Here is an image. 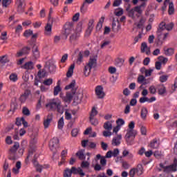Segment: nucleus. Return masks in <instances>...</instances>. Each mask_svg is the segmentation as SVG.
<instances>
[{"label": "nucleus", "instance_id": "46", "mask_svg": "<svg viewBox=\"0 0 177 177\" xmlns=\"http://www.w3.org/2000/svg\"><path fill=\"white\" fill-rule=\"evenodd\" d=\"M34 154V149H30L28 155L27 156L26 158L25 159L26 164H28V160L30 159V156Z\"/></svg>", "mask_w": 177, "mask_h": 177}, {"label": "nucleus", "instance_id": "52", "mask_svg": "<svg viewBox=\"0 0 177 177\" xmlns=\"http://www.w3.org/2000/svg\"><path fill=\"white\" fill-rule=\"evenodd\" d=\"M23 121H24V118H17L16 120V125H17V127H20V125H21L23 124Z\"/></svg>", "mask_w": 177, "mask_h": 177}, {"label": "nucleus", "instance_id": "22", "mask_svg": "<svg viewBox=\"0 0 177 177\" xmlns=\"http://www.w3.org/2000/svg\"><path fill=\"white\" fill-rule=\"evenodd\" d=\"M22 68H25V70H32V68H34V63H32V62H27Z\"/></svg>", "mask_w": 177, "mask_h": 177}, {"label": "nucleus", "instance_id": "64", "mask_svg": "<svg viewBox=\"0 0 177 177\" xmlns=\"http://www.w3.org/2000/svg\"><path fill=\"white\" fill-rule=\"evenodd\" d=\"M171 89H172L173 92H175V91H176V89H177V79H176L174 80V84L173 86H171Z\"/></svg>", "mask_w": 177, "mask_h": 177}, {"label": "nucleus", "instance_id": "38", "mask_svg": "<svg viewBox=\"0 0 177 177\" xmlns=\"http://www.w3.org/2000/svg\"><path fill=\"white\" fill-rule=\"evenodd\" d=\"M169 77V76H168L167 75H162L160 76L159 81L162 83L167 82V81H168Z\"/></svg>", "mask_w": 177, "mask_h": 177}, {"label": "nucleus", "instance_id": "12", "mask_svg": "<svg viewBox=\"0 0 177 177\" xmlns=\"http://www.w3.org/2000/svg\"><path fill=\"white\" fill-rule=\"evenodd\" d=\"M24 0H16V5L17 6V12L19 13H23L24 12V6L23 2Z\"/></svg>", "mask_w": 177, "mask_h": 177}, {"label": "nucleus", "instance_id": "31", "mask_svg": "<svg viewBox=\"0 0 177 177\" xmlns=\"http://www.w3.org/2000/svg\"><path fill=\"white\" fill-rule=\"evenodd\" d=\"M136 171L138 176L143 175V166H142V165H138V167L136 168Z\"/></svg>", "mask_w": 177, "mask_h": 177}, {"label": "nucleus", "instance_id": "32", "mask_svg": "<svg viewBox=\"0 0 177 177\" xmlns=\"http://www.w3.org/2000/svg\"><path fill=\"white\" fill-rule=\"evenodd\" d=\"M91 70H92V68H90L88 65L86 64L84 66V73L86 77H88V75H89V74L91 73Z\"/></svg>", "mask_w": 177, "mask_h": 177}, {"label": "nucleus", "instance_id": "37", "mask_svg": "<svg viewBox=\"0 0 177 177\" xmlns=\"http://www.w3.org/2000/svg\"><path fill=\"white\" fill-rule=\"evenodd\" d=\"M169 15H174V12H175V8H174V3L171 2L169 4Z\"/></svg>", "mask_w": 177, "mask_h": 177}, {"label": "nucleus", "instance_id": "20", "mask_svg": "<svg viewBox=\"0 0 177 177\" xmlns=\"http://www.w3.org/2000/svg\"><path fill=\"white\" fill-rule=\"evenodd\" d=\"M158 91L159 95H164L167 93V88H165V86H164V84H160L158 86Z\"/></svg>", "mask_w": 177, "mask_h": 177}, {"label": "nucleus", "instance_id": "39", "mask_svg": "<svg viewBox=\"0 0 177 177\" xmlns=\"http://www.w3.org/2000/svg\"><path fill=\"white\" fill-rule=\"evenodd\" d=\"M62 91V88H60L59 85H57L54 88V96H57L59 95V92Z\"/></svg>", "mask_w": 177, "mask_h": 177}, {"label": "nucleus", "instance_id": "13", "mask_svg": "<svg viewBox=\"0 0 177 177\" xmlns=\"http://www.w3.org/2000/svg\"><path fill=\"white\" fill-rule=\"evenodd\" d=\"M52 120H53V115L52 114H48L47 115V118L44 121V128H49V125H50V122H52Z\"/></svg>", "mask_w": 177, "mask_h": 177}, {"label": "nucleus", "instance_id": "48", "mask_svg": "<svg viewBox=\"0 0 177 177\" xmlns=\"http://www.w3.org/2000/svg\"><path fill=\"white\" fill-rule=\"evenodd\" d=\"M134 128H135V122L133 121L130 122V123L129 124V129H127V131H136Z\"/></svg>", "mask_w": 177, "mask_h": 177}, {"label": "nucleus", "instance_id": "55", "mask_svg": "<svg viewBox=\"0 0 177 177\" xmlns=\"http://www.w3.org/2000/svg\"><path fill=\"white\" fill-rule=\"evenodd\" d=\"M77 174L80 176V177H84L85 176V173L84 172V170H82V167L77 168Z\"/></svg>", "mask_w": 177, "mask_h": 177}, {"label": "nucleus", "instance_id": "47", "mask_svg": "<svg viewBox=\"0 0 177 177\" xmlns=\"http://www.w3.org/2000/svg\"><path fill=\"white\" fill-rule=\"evenodd\" d=\"M32 35V30H26L24 32V36H25L26 38H28V37H31Z\"/></svg>", "mask_w": 177, "mask_h": 177}, {"label": "nucleus", "instance_id": "28", "mask_svg": "<svg viewBox=\"0 0 177 177\" xmlns=\"http://www.w3.org/2000/svg\"><path fill=\"white\" fill-rule=\"evenodd\" d=\"M104 129H106V131H111V129H113V124H111V122H106L104 124Z\"/></svg>", "mask_w": 177, "mask_h": 177}, {"label": "nucleus", "instance_id": "34", "mask_svg": "<svg viewBox=\"0 0 177 177\" xmlns=\"http://www.w3.org/2000/svg\"><path fill=\"white\" fill-rule=\"evenodd\" d=\"M46 75V71L45 70H39L37 73V77L39 78H45Z\"/></svg>", "mask_w": 177, "mask_h": 177}, {"label": "nucleus", "instance_id": "3", "mask_svg": "<svg viewBox=\"0 0 177 177\" xmlns=\"http://www.w3.org/2000/svg\"><path fill=\"white\" fill-rule=\"evenodd\" d=\"M159 166L163 169V172H165L166 174H169V172H176L177 171L176 165L173 164L169 166H165L164 164L160 163Z\"/></svg>", "mask_w": 177, "mask_h": 177}, {"label": "nucleus", "instance_id": "51", "mask_svg": "<svg viewBox=\"0 0 177 177\" xmlns=\"http://www.w3.org/2000/svg\"><path fill=\"white\" fill-rule=\"evenodd\" d=\"M10 81H12V82H16V81H17V75L12 73L10 75Z\"/></svg>", "mask_w": 177, "mask_h": 177}, {"label": "nucleus", "instance_id": "14", "mask_svg": "<svg viewBox=\"0 0 177 177\" xmlns=\"http://www.w3.org/2000/svg\"><path fill=\"white\" fill-rule=\"evenodd\" d=\"M141 52L142 53H146V55H150V48L147 46V42H142L141 44Z\"/></svg>", "mask_w": 177, "mask_h": 177}, {"label": "nucleus", "instance_id": "49", "mask_svg": "<svg viewBox=\"0 0 177 177\" xmlns=\"http://www.w3.org/2000/svg\"><path fill=\"white\" fill-rule=\"evenodd\" d=\"M22 113L24 115H30V110H28V108L24 106L22 109Z\"/></svg>", "mask_w": 177, "mask_h": 177}, {"label": "nucleus", "instance_id": "17", "mask_svg": "<svg viewBox=\"0 0 177 177\" xmlns=\"http://www.w3.org/2000/svg\"><path fill=\"white\" fill-rule=\"evenodd\" d=\"M32 53L35 59H38L39 57V50H38V46L37 45H33Z\"/></svg>", "mask_w": 177, "mask_h": 177}, {"label": "nucleus", "instance_id": "58", "mask_svg": "<svg viewBox=\"0 0 177 177\" xmlns=\"http://www.w3.org/2000/svg\"><path fill=\"white\" fill-rule=\"evenodd\" d=\"M154 157H156V158H161V156H162V153H161V151H156L153 153Z\"/></svg>", "mask_w": 177, "mask_h": 177}, {"label": "nucleus", "instance_id": "30", "mask_svg": "<svg viewBox=\"0 0 177 177\" xmlns=\"http://www.w3.org/2000/svg\"><path fill=\"white\" fill-rule=\"evenodd\" d=\"M82 59H84V52L80 51L77 56V64H81L82 63Z\"/></svg>", "mask_w": 177, "mask_h": 177}, {"label": "nucleus", "instance_id": "60", "mask_svg": "<svg viewBox=\"0 0 177 177\" xmlns=\"http://www.w3.org/2000/svg\"><path fill=\"white\" fill-rule=\"evenodd\" d=\"M172 28H174V24L173 23H170L169 24H167L165 26V29L167 30V31H171V30H172Z\"/></svg>", "mask_w": 177, "mask_h": 177}, {"label": "nucleus", "instance_id": "33", "mask_svg": "<svg viewBox=\"0 0 177 177\" xmlns=\"http://www.w3.org/2000/svg\"><path fill=\"white\" fill-rule=\"evenodd\" d=\"M116 124H117V126L119 127V128H121L122 125H125V120H124V119L122 118H118L116 120Z\"/></svg>", "mask_w": 177, "mask_h": 177}, {"label": "nucleus", "instance_id": "18", "mask_svg": "<svg viewBox=\"0 0 177 177\" xmlns=\"http://www.w3.org/2000/svg\"><path fill=\"white\" fill-rule=\"evenodd\" d=\"M84 150H80L76 153L77 157H78L79 160H84L86 158V155L84 154Z\"/></svg>", "mask_w": 177, "mask_h": 177}, {"label": "nucleus", "instance_id": "56", "mask_svg": "<svg viewBox=\"0 0 177 177\" xmlns=\"http://www.w3.org/2000/svg\"><path fill=\"white\" fill-rule=\"evenodd\" d=\"M7 35H8L7 32H3L1 33V37H0V39H2L3 41H5V40L8 39Z\"/></svg>", "mask_w": 177, "mask_h": 177}, {"label": "nucleus", "instance_id": "42", "mask_svg": "<svg viewBox=\"0 0 177 177\" xmlns=\"http://www.w3.org/2000/svg\"><path fill=\"white\" fill-rule=\"evenodd\" d=\"M72 173H71V170L70 169H65L64 172V177H71Z\"/></svg>", "mask_w": 177, "mask_h": 177}, {"label": "nucleus", "instance_id": "53", "mask_svg": "<svg viewBox=\"0 0 177 177\" xmlns=\"http://www.w3.org/2000/svg\"><path fill=\"white\" fill-rule=\"evenodd\" d=\"M66 156H67V150H63L61 152V158H62L63 161H66Z\"/></svg>", "mask_w": 177, "mask_h": 177}, {"label": "nucleus", "instance_id": "43", "mask_svg": "<svg viewBox=\"0 0 177 177\" xmlns=\"http://www.w3.org/2000/svg\"><path fill=\"white\" fill-rule=\"evenodd\" d=\"M95 115H97V111L93 107L90 114V118H95Z\"/></svg>", "mask_w": 177, "mask_h": 177}, {"label": "nucleus", "instance_id": "16", "mask_svg": "<svg viewBox=\"0 0 177 177\" xmlns=\"http://www.w3.org/2000/svg\"><path fill=\"white\" fill-rule=\"evenodd\" d=\"M74 68H75V65L73 64L71 65V66L68 70V72L66 73V77L68 78L73 77V73H74Z\"/></svg>", "mask_w": 177, "mask_h": 177}, {"label": "nucleus", "instance_id": "6", "mask_svg": "<svg viewBox=\"0 0 177 177\" xmlns=\"http://www.w3.org/2000/svg\"><path fill=\"white\" fill-rule=\"evenodd\" d=\"M74 95L71 92H67L66 95H64L63 94H60V97L62 99L63 102H65L66 103H71L73 100V97H74Z\"/></svg>", "mask_w": 177, "mask_h": 177}, {"label": "nucleus", "instance_id": "61", "mask_svg": "<svg viewBox=\"0 0 177 177\" xmlns=\"http://www.w3.org/2000/svg\"><path fill=\"white\" fill-rule=\"evenodd\" d=\"M78 132L79 130L78 129H73L71 131V135L72 136H73L74 138H75V136H77V135H78Z\"/></svg>", "mask_w": 177, "mask_h": 177}, {"label": "nucleus", "instance_id": "10", "mask_svg": "<svg viewBox=\"0 0 177 177\" xmlns=\"http://www.w3.org/2000/svg\"><path fill=\"white\" fill-rule=\"evenodd\" d=\"M70 34H71L69 37V41L71 44H73V42H75V41H77V39L80 37V32L74 31Z\"/></svg>", "mask_w": 177, "mask_h": 177}, {"label": "nucleus", "instance_id": "41", "mask_svg": "<svg viewBox=\"0 0 177 177\" xmlns=\"http://www.w3.org/2000/svg\"><path fill=\"white\" fill-rule=\"evenodd\" d=\"M130 6H129V8H127V11L129 12V16L130 17H133L135 15V8H132L129 10Z\"/></svg>", "mask_w": 177, "mask_h": 177}, {"label": "nucleus", "instance_id": "57", "mask_svg": "<svg viewBox=\"0 0 177 177\" xmlns=\"http://www.w3.org/2000/svg\"><path fill=\"white\" fill-rule=\"evenodd\" d=\"M149 92L150 93H151L152 95H156V92H157V90L156 89V86H151L149 87Z\"/></svg>", "mask_w": 177, "mask_h": 177}, {"label": "nucleus", "instance_id": "5", "mask_svg": "<svg viewBox=\"0 0 177 177\" xmlns=\"http://www.w3.org/2000/svg\"><path fill=\"white\" fill-rule=\"evenodd\" d=\"M49 147L51 151H56L57 147H59V138H53L51 139L49 143Z\"/></svg>", "mask_w": 177, "mask_h": 177}, {"label": "nucleus", "instance_id": "26", "mask_svg": "<svg viewBox=\"0 0 177 177\" xmlns=\"http://www.w3.org/2000/svg\"><path fill=\"white\" fill-rule=\"evenodd\" d=\"M146 117H147V108L142 107L141 109V118L146 120Z\"/></svg>", "mask_w": 177, "mask_h": 177}, {"label": "nucleus", "instance_id": "27", "mask_svg": "<svg viewBox=\"0 0 177 177\" xmlns=\"http://www.w3.org/2000/svg\"><path fill=\"white\" fill-rule=\"evenodd\" d=\"M64 127V118L62 117L57 122V128L58 129H63Z\"/></svg>", "mask_w": 177, "mask_h": 177}, {"label": "nucleus", "instance_id": "9", "mask_svg": "<svg viewBox=\"0 0 177 177\" xmlns=\"http://www.w3.org/2000/svg\"><path fill=\"white\" fill-rule=\"evenodd\" d=\"M95 94L97 95L98 99H103V97H104L105 94L104 91H103V87L102 86H97L95 88Z\"/></svg>", "mask_w": 177, "mask_h": 177}, {"label": "nucleus", "instance_id": "62", "mask_svg": "<svg viewBox=\"0 0 177 177\" xmlns=\"http://www.w3.org/2000/svg\"><path fill=\"white\" fill-rule=\"evenodd\" d=\"M101 147L102 150L106 151V150H107V147H109V145L106 144L104 142H101Z\"/></svg>", "mask_w": 177, "mask_h": 177}, {"label": "nucleus", "instance_id": "45", "mask_svg": "<svg viewBox=\"0 0 177 177\" xmlns=\"http://www.w3.org/2000/svg\"><path fill=\"white\" fill-rule=\"evenodd\" d=\"M90 122L91 125H94V127H96L99 124V121L97 119H95V118H90Z\"/></svg>", "mask_w": 177, "mask_h": 177}, {"label": "nucleus", "instance_id": "8", "mask_svg": "<svg viewBox=\"0 0 177 177\" xmlns=\"http://www.w3.org/2000/svg\"><path fill=\"white\" fill-rule=\"evenodd\" d=\"M168 37V33H165L164 35H158V40L156 41V44L158 46H161L164 44V41L167 39Z\"/></svg>", "mask_w": 177, "mask_h": 177}, {"label": "nucleus", "instance_id": "35", "mask_svg": "<svg viewBox=\"0 0 177 177\" xmlns=\"http://www.w3.org/2000/svg\"><path fill=\"white\" fill-rule=\"evenodd\" d=\"M89 165H91L89 162L84 160L82 162L80 167H81V168H82L84 169L89 168Z\"/></svg>", "mask_w": 177, "mask_h": 177}, {"label": "nucleus", "instance_id": "25", "mask_svg": "<svg viewBox=\"0 0 177 177\" xmlns=\"http://www.w3.org/2000/svg\"><path fill=\"white\" fill-rule=\"evenodd\" d=\"M103 21H104V17H102L101 19H100L99 22L97 23L96 26L97 31H100V30L103 27Z\"/></svg>", "mask_w": 177, "mask_h": 177}, {"label": "nucleus", "instance_id": "19", "mask_svg": "<svg viewBox=\"0 0 177 177\" xmlns=\"http://www.w3.org/2000/svg\"><path fill=\"white\" fill-rule=\"evenodd\" d=\"M145 23H146V19L142 17L138 23H136L135 26H136L137 28H143V26H145Z\"/></svg>", "mask_w": 177, "mask_h": 177}, {"label": "nucleus", "instance_id": "2", "mask_svg": "<svg viewBox=\"0 0 177 177\" xmlns=\"http://www.w3.org/2000/svg\"><path fill=\"white\" fill-rule=\"evenodd\" d=\"M138 135V131L136 130H127V133L125 135V140L127 145H133L135 138Z\"/></svg>", "mask_w": 177, "mask_h": 177}, {"label": "nucleus", "instance_id": "54", "mask_svg": "<svg viewBox=\"0 0 177 177\" xmlns=\"http://www.w3.org/2000/svg\"><path fill=\"white\" fill-rule=\"evenodd\" d=\"M95 171H104V167L100 166L99 164H96L94 167Z\"/></svg>", "mask_w": 177, "mask_h": 177}, {"label": "nucleus", "instance_id": "4", "mask_svg": "<svg viewBox=\"0 0 177 177\" xmlns=\"http://www.w3.org/2000/svg\"><path fill=\"white\" fill-rule=\"evenodd\" d=\"M64 30H65V35H66V38L68 35H70L71 32H74V24L73 22H67L64 25Z\"/></svg>", "mask_w": 177, "mask_h": 177}, {"label": "nucleus", "instance_id": "50", "mask_svg": "<svg viewBox=\"0 0 177 177\" xmlns=\"http://www.w3.org/2000/svg\"><path fill=\"white\" fill-rule=\"evenodd\" d=\"M165 22H162L159 25V28L158 29V32H161V31H162V30H165Z\"/></svg>", "mask_w": 177, "mask_h": 177}, {"label": "nucleus", "instance_id": "15", "mask_svg": "<svg viewBox=\"0 0 177 177\" xmlns=\"http://www.w3.org/2000/svg\"><path fill=\"white\" fill-rule=\"evenodd\" d=\"M158 146H160V143H158L157 138L152 140L149 144L151 149H158Z\"/></svg>", "mask_w": 177, "mask_h": 177}, {"label": "nucleus", "instance_id": "24", "mask_svg": "<svg viewBox=\"0 0 177 177\" xmlns=\"http://www.w3.org/2000/svg\"><path fill=\"white\" fill-rule=\"evenodd\" d=\"M87 66H88L90 68H93L96 67V59L95 58L90 59L88 63L87 64Z\"/></svg>", "mask_w": 177, "mask_h": 177}, {"label": "nucleus", "instance_id": "44", "mask_svg": "<svg viewBox=\"0 0 177 177\" xmlns=\"http://www.w3.org/2000/svg\"><path fill=\"white\" fill-rule=\"evenodd\" d=\"M137 170L136 168H132L131 169H130L129 175L130 177H135V175H136L137 174Z\"/></svg>", "mask_w": 177, "mask_h": 177}, {"label": "nucleus", "instance_id": "23", "mask_svg": "<svg viewBox=\"0 0 177 177\" xmlns=\"http://www.w3.org/2000/svg\"><path fill=\"white\" fill-rule=\"evenodd\" d=\"M164 50H165V55L166 56H172V55H174L175 52V50L172 48H165Z\"/></svg>", "mask_w": 177, "mask_h": 177}, {"label": "nucleus", "instance_id": "40", "mask_svg": "<svg viewBox=\"0 0 177 177\" xmlns=\"http://www.w3.org/2000/svg\"><path fill=\"white\" fill-rule=\"evenodd\" d=\"M8 62H9V59H8V56L3 55L2 57H0V63L5 64L6 63H8Z\"/></svg>", "mask_w": 177, "mask_h": 177}, {"label": "nucleus", "instance_id": "7", "mask_svg": "<svg viewBox=\"0 0 177 177\" xmlns=\"http://www.w3.org/2000/svg\"><path fill=\"white\" fill-rule=\"evenodd\" d=\"M66 91H68L71 89V92L73 95H75L77 93V87H75V80H72V82L67 86H65Z\"/></svg>", "mask_w": 177, "mask_h": 177}, {"label": "nucleus", "instance_id": "59", "mask_svg": "<svg viewBox=\"0 0 177 177\" xmlns=\"http://www.w3.org/2000/svg\"><path fill=\"white\" fill-rule=\"evenodd\" d=\"M146 80V78H145V76L143 75H140L138 77V84H143V82Z\"/></svg>", "mask_w": 177, "mask_h": 177}, {"label": "nucleus", "instance_id": "29", "mask_svg": "<svg viewBox=\"0 0 177 177\" xmlns=\"http://www.w3.org/2000/svg\"><path fill=\"white\" fill-rule=\"evenodd\" d=\"M43 84L46 86H50V85L53 84V79L52 78L45 79L44 81L43 82Z\"/></svg>", "mask_w": 177, "mask_h": 177}, {"label": "nucleus", "instance_id": "36", "mask_svg": "<svg viewBox=\"0 0 177 177\" xmlns=\"http://www.w3.org/2000/svg\"><path fill=\"white\" fill-rule=\"evenodd\" d=\"M27 97H28V92H25L22 95H21L19 100L21 103H24Z\"/></svg>", "mask_w": 177, "mask_h": 177}, {"label": "nucleus", "instance_id": "11", "mask_svg": "<svg viewBox=\"0 0 177 177\" xmlns=\"http://www.w3.org/2000/svg\"><path fill=\"white\" fill-rule=\"evenodd\" d=\"M122 139V135L121 134H118L117 136L113 137L112 139V146H120Z\"/></svg>", "mask_w": 177, "mask_h": 177}, {"label": "nucleus", "instance_id": "21", "mask_svg": "<svg viewBox=\"0 0 177 177\" xmlns=\"http://www.w3.org/2000/svg\"><path fill=\"white\" fill-rule=\"evenodd\" d=\"M52 32V25L50 24H47L45 26V35H50Z\"/></svg>", "mask_w": 177, "mask_h": 177}, {"label": "nucleus", "instance_id": "1", "mask_svg": "<svg viewBox=\"0 0 177 177\" xmlns=\"http://www.w3.org/2000/svg\"><path fill=\"white\" fill-rule=\"evenodd\" d=\"M46 107L50 111H57L60 114L64 112L63 106H62V102L59 99L55 98L50 100L49 102L46 104Z\"/></svg>", "mask_w": 177, "mask_h": 177}, {"label": "nucleus", "instance_id": "63", "mask_svg": "<svg viewBox=\"0 0 177 177\" xmlns=\"http://www.w3.org/2000/svg\"><path fill=\"white\" fill-rule=\"evenodd\" d=\"M93 23H95V21L93 19H91L88 21V28H90L91 30H93Z\"/></svg>", "mask_w": 177, "mask_h": 177}]
</instances>
